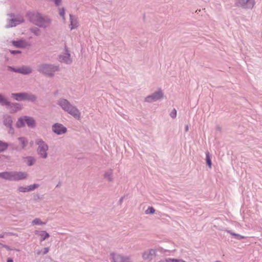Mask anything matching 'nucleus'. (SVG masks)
<instances>
[{
  "mask_svg": "<svg viewBox=\"0 0 262 262\" xmlns=\"http://www.w3.org/2000/svg\"><path fill=\"white\" fill-rule=\"evenodd\" d=\"M32 223L35 225H42L44 224L39 219H35L33 221Z\"/></svg>",
  "mask_w": 262,
  "mask_h": 262,
  "instance_id": "obj_27",
  "label": "nucleus"
},
{
  "mask_svg": "<svg viewBox=\"0 0 262 262\" xmlns=\"http://www.w3.org/2000/svg\"><path fill=\"white\" fill-rule=\"evenodd\" d=\"M14 71L23 74H28L32 72V69L29 67H22L20 68L14 70Z\"/></svg>",
  "mask_w": 262,
  "mask_h": 262,
  "instance_id": "obj_10",
  "label": "nucleus"
},
{
  "mask_svg": "<svg viewBox=\"0 0 262 262\" xmlns=\"http://www.w3.org/2000/svg\"><path fill=\"white\" fill-rule=\"evenodd\" d=\"M12 96L14 99L18 101L25 100L34 101L35 100V97L34 96L25 93L12 94Z\"/></svg>",
  "mask_w": 262,
  "mask_h": 262,
  "instance_id": "obj_5",
  "label": "nucleus"
},
{
  "mask_svg": "<svg viewBox=\"0 0 262 262\" xmlns=\"http://www.w3.org/2000/svg\"><path fill=\"white\" fill-rule=\"evenodd\" d=\"M19 141L21 143L22 148H24L26 146V143L27 142L26 139L24 138H19Z\"/></svg>",
  "mask_w": 262,
  "mask_h": 262,
  "instance_id": "obj_24",
  "label": "nucleus"
},
{
  "mask_svg": "<svg viewBox=\"0 0 262 262\" xmlns=\"http://www.w3.org/2000/svg\"><path fill=\"white\" fill-rule=\"evenodd\" d=\"M0 102H2V103H6V100H5V98L2 95H0Z\"/></svg>",
  "mask_w": 262,
  "mask_h": 262,
  "instance_id": "obj_31",
  "label": "nucleus"
},
{
  "mask_svg": "<svg viewBox=\"0 0 262 262\" xmlns=\"http://www.w3.org/2000/svg\"><path fill=\"white\" fill-rule=\"evenodd\" d=\"M163 97L162 91H159L155 93L152 95L149 96L145 98V101L148 102L157 101Z\"/></svg>",
  "mask_w": 262,
  "mask_h": 262,
  "instance_id": "obj_8",
  "label": "nucleus"
},
{
  "mask_svg": "<svg viewBox=\"0 0 262 262\" xmlns=\"http://www.w3.org/2000/svg\"><path fill=\"white\" fill-rule=\"evenodd\" d=\"M70 28L71 30L76 29L78 27V21L77 18H74L71 15H70Z\"/></svg>",
  "mask_w": 262,
  "mask_h": 262,
  "instance_id": "obj_13",
  "label": "nucleus"
},
{
  "mask_svg": "<svg viewBox=\"0 0 262 262\" xmlns=\"http://www.w3.org/2000/svg\"><path fill=\"white\" fill-rule=\"evenodd\" d=\"M66 130V128L60 124H56L53 126V130L57 134L64 133Z\"/></svg>",
  "mask_w": 262,
  "mask_h": 262,
  "instance_id": "obj_9",
  "label": "nucleus"
},
{
  "mask_svg": "<svg viewBox=\"0 0 262 262\" xmlns=\"http://www.w3.org/2000/svg\"><path fill=\"white\" fill-rule=\"evenodd\" d=\"M13 172H5L0 173V177L8 180H13Z\"/></svg>",
  "mask_w": 262,
  "mask_h": 262,
  "instance_id": "obj_16",
  "label": "nucleus"
},
{
  "mask_svg": "<svg viewBox=\"0 0 262 262\" xmlns=\"http://www.w3.org/2000/svg\"><path fill=\"white\" fill-rule=\"evenodd\" d=\"M112 257L114 262H129L128 258H124L119 254H113Z\"/></svg>",
  "mask_w": 262,
  "mask_h": 262,
  "instance_id": "obj_11",
  "label": "nucleus"
},
{
  "mask_svg": "<svg viewBox=\"0 0 262 262\" xmlns=\"http://www.w3.org/2000/svg\"><path fill=\"white\" fill-rule=\"evenodd\" d=\"M5 123L8 126H11L12 124V120L9 117H7L5 120Z\"/></svg>",
  "mask_w": 262,
  "mask_h": 262,
  "instance_id": "obj_23",
  "label": "nucleus"
},
{
  "mask_svg": "<svg viewBox=\"0 0 262 262\" xmlns=\"http://www.w3.org/2000/svg\"><path fill=\"white\" fill-rule=\"evenodd\" d=\"M112 170H110L109 171L105 173V177L109 181L112 180Z\"/></svg>",
  "mask_w": 262,
  "mask_h": 262,
  "instance_id": "obj_20",
  "label": "nucleus"
},
{
  "mask_svg": "<svg viewBox=\"0 0 262 262\" xmlns=\"http://www.w3.org/2000/svg\"><path fill=\"white\" fill-rule=\"evenodd\" d=\"M206 162L208 166L210 168L211 166V161L210 158L209 153L208 152H206Z\"/></svg>",
  "mask_w": 262,
  "mask_h": 262,
  "instance_id": "obj_22",
  "label": "nucleus"
},
{
  "mask_svg": "<svg viewBox=\"0 0 262 262\" xmlns=\"http://www.w3.org/2000/svg\"><path fill=\"white\" fill-rule=\"evenodd\" d=\"M34 159L31 157H29L27 159V163L29 166L32 165L34 162Z\"/></svg>",
  "mask_w": 262,
  "mask_h": 262,
  "instance_id": "obj_26",
  "label": "nucleus"
},
{
  "mask_svg": "<svg viewBox=\"0 0 262 262\" xmlns=\"http://www.w3.org/2000/svg\"><path fill=\"white\" fill-rule=\"evenodd\" d=\"M25 123L29 127H33L35 125V120L31 117H25L24 118H20L16 122V126L18 127H23L25 125Z\"/></svg>",
  "mask_w": 262,
  "mask_h": 262,
  "instance_id": "obj_3",
  "label": "nucleus"
},
{
  "mask_svg": "<svg viewBox=\"0 0 262 262\" xmlns=\"http://www.w3.org/2000/svg\"><path fill=\"white\" fill-rule=\"evenodd\" d=\"M13 45L18 48H26L28 46V44L26 42L23 41V40H19L17 41H13L12 42Z\"/></svg>",
  "mask_w": 262,
  "mask_h": 262,
  "instance_id": "obj_15",
  "label": "nucleus"
},
{
  "mask_svg": "<svg viewBox=\"0 0 262 262\" xmlns=\"http://www.w3.org/2000/svg\"><path fill=\"white\" fill-rule=\"evenodd\" d=\"M10 52L12 54H15V53H19L20 51H10Z\"/></svg>",
  "mask_w": 262,
  "mask_h": 262,
  "instance_id": "obj_32",
  "label": "nucleus"
},
{
  "mask_svg": "<svg viewBox=\"0 0 262 262\" xmlns=\"http://www.w3.org/2000/svg\"><path fill=\"white\" fill-rule=\"evenodd\" d=\"M170 116L173 118H174L176 117V116H177V111L176 110V109H173L172 112H171L170 114Z\"/></svg>",
  "mask_w": 262,
  "mask_h": 262,
  "instance_id": "obj_29",
  "label": "nucleus"
},
{
  "mask_svg": "<svg viewBox=\"0 0 262 262\" xmlns=\"http://www.w3.org/2000/svg\"><path fill=\"white\" fill-rule=\"evenodd\" d=\"M60 59L61 61H64L67 63H70L71 60L70 59V55L69 54H66L64 58L60 57Z\"/></svg>",
  "mask_w": 262,
  "mask_h": 262,
  "instance_id": "obj_19",
  "label": "nucleus"
},
{
  "mask_svg": "<svg viewBox=\"0 0 262 262\" xmlns=\"http://www.w3.org/2000/svg\"><path fill=\"white\" fill-rule=\"evenodd\" d=\"M38 187L37 185L34 184L33 185H30L28 187H19L18 188V190L20 192H27L29 191H31L35 189Z\"/></svg>",
  "mask_w": 262,
  "mask_h": 262,
  "instance_id": "obj_14",
  "label": "nucleus"
},
{
  "mask_svg": "<svg viewBox=\"0 0 262 262\" xmlns=\"http://www.w3.org/2000/svg\"><path fill=\"white\" fill-rule=\"evenodd\" d=\"M5 247L7 250H10V248L6 246Z\"/></svg>",
  "mask_w": 262,
  "mask_h": 262,
  "instance_id": "obj_37",
  "label": "nucleus"
},
{
  "mask_svg": "<svg viewBox=\"0 0 262 262\" xmlns=\"http://www.w3.org/2000/svg\"><path fill=\"white\" fill-rule=\"evenodd\" d=\"M7 262H13V261L12 259L9 258L7 259Z\"/></svg>",
  "mask_w": 262,
  "mask_h": 262,
  "instance_id": "obj_33",
  "label": "nucleus"
},
{
  "mask_svg": "<svg viewBox=\"0 0 262 262\" xmlns=\"http://www.w3.org/2000/svg\"><path fill=\"white\" fill-rule=\"evenodd\" d=\"M188 130V126L186 127V130Z\"/></svg>",
  "mask_w": 262,
  "mask_h": 262,
  "instance_id": "obj_38",
  "label": "nucleus"
},
{
  "mask_svg": "<svg viewBox=\"0 0 262 262\" xmlns=\"http://www.w3.org/2000/svg\"><path fill=\"white\" fill-rule=\"evenodd\" d=\"M34 34H36V35H39V32H38V30H37L36 31H35L34 32Z\"/></svg>",
  "mask_w": 262,
  "mask_h": 262,
  "instance_id": "obj_34",
  "label": "nucleus"
},
{
  "mask_svg": "<svg viewBox=\"0 0 262 262\" xmlns=\"http://www.w3.org/2000/svg\"><path fill=\"white\" fill-rule=\"evenodd\" d=\"M155 210L153 207H149L147 208V209L145 211V213L146 214H152L155 213Z\"/></svg>",
  "mask_w": 262,
  "mask_h": 262,
  "instance_id": "obj_25",
  "label": "nucleus"
},
{
  "mask_svg": "<svg viewBox=\"0 0 262 262\" xmlns=\"http://www.w3.org/2000/svg\"><path fill=\"white\" fill-rule=\"evenodd\" d=\"M7 144L0 141V151H3L7 148Z\"/></svg>",
  "mask_w": 262,
  "mask_h": 262,
  "instance_id": "obj_21",
  "label": "nucleus"
},
{
  "mask_svg": "<svg viewBox=\"0 0 262 262\" xmlns=\"http://www.w3.org/2000/svg\"><path fill=\"white\" fill-rule=\"evenodd\" d=\"M232 235L235 236V237H236L237 238H239V239H243V238H245L244 236L240 235L239 234H236L235 233H233Z\"/></svg>",
  "mask_w": 262,
  "mask_h": 262,
  "instance_id": "obj_30",
  "label": "nucleus"
},
{
  "mask_svg": "<svg viewBox=\"0 0 262 262\" xmlns=\"http://www.w3.org/2000/svg\"><path fill=\"white\" fill-rule=\"evenodd\" d=\"M48 252V248H46V250H45V253H46Z\"/></svg>",
  "mask_w": 262,
  "mask_h": 262,
  "instance_id": "obj_35",
  "label": "nucleus"
},
{
  "mask_svg": "<svg viewBox=\"0 0 262 262\" xmlns=\"http://www.w3.org/2000/svg\"><path fill=\"white\" fill-rule=\"evenodd\" d=\"M28 15L30 21L39 27H46L50 23V20L48 17L41 16L38 12H29Z\"/></svg>",
  "mask_w": 262,
  "mask_h": 262,
  "instance_id": "obj_1",
  "label": "nucleus"
},
{
  "mask_svg": "<svg viewBox=\"0 0 262 262\" xmlns=\"http://www.w3.org/2000/svg\"><path fill=\"white\" fill-rule=\"evenodd\" d=\"M58 104L63 110L67 111L74 118L77 119L80 118V113L79 111L75 107L72 106L67 100L61 99L59 100Z\"/></svg>",
  "mask_w": 262,
  "mask_h": 262,
  "instance_id": "obj_2",
  "label": "nucleus"
},
{
  "mask_svg": "<svg viewBox=\"0 0 262 262\" xmlns=\"http://www.w3.org/2000/svg\"><path fill=\"white\" fill-rule=\"evenodd\" d=\"M39 235L40 237L41 241H44L46 238L49 236V234L45 231H40Z\"/></svg>",
  "mask_w": 262,
  "mask_h": 262,
  "instance_id": "obj_18",
  "label": "nucleus"
},
{
  "mask_svg": "<svg viewBox=\"0 0 262 262\" xmlns=\"http://www.w3.org/2000/svg\"><path fill=\"white\" fill-rule=\"evenodd\" d=\"M37 144L39 146L38 148L39 154H40L42 158H46L47 156L46 151L48 148V146L42 141H39Z\"/></svg>",
  "mask_w": 262,
  "mask_h": 262,
  "instance_id": "obj_7",
  "label": "nucleus"
},
{
  "mask_svg": "<svg viewBox=\"0 0 262 262\" xmlns=\"http://www.w3.org/2000/svg\"><path fill=\"white\" fill-rule=\"evenodd\" d=\"M57 67L47 64L41 65L38 69V71L48 76L53 75V73L57 71Z\"/></svg>",
  "mask_w": 262,
  "mask_h": 262,
  "instance_id": "obj_4",
  "label": "nucleus"
},
{
  "mask_svg": "<svg viewBox=\"0 0 262 262\" xmlns=\"http://www.w3.org/2000/svg\"><path fill=\"white\" fill-rule=\"evenodd\" d=\"M237 5L244 8H252L255 2L254 0H236Z\"/></svg>",
  "mask_w": 262,
  "mask_h": 262,
  "instance_id": "obj_6",
  "label": "nucleus"
},
{
  "mask_svg": "<svg viewBox=\"0 0 262 262\" xmlns=\"http://www.w3.org/2000/svg\"><path fill=\"white\" fill-rule=\"evenodd\" d=\"M27 176L26 173L15 172L13 173V180H19L25 179Z\"/></svg>",
  "mask_w": 262,
  "mask_h": 262,
  "instance_id": "obj_12",
  "label": "nucleus"
},
{
  "mask_svg": "<svg viewBox=\"0 0 262 262\" xmlns=\"http://www.w3.org/2000/svg\"><path fill=\"white\" fill-rule=\"evenodd\" d=\"M3 237H4V235L2 234H0V238H3Z\"/></svg>",
  "mask_w": 262,
  "mask_h": 262,
  "instance_id": "obj_36",
  "label": "nucleus"
},
{
  "mask_svg": "<svg viewBox=\"0 0 262 262\" xmlns=\"http://www.w3.org/2000/svg\"><path fill=\"white\" fill-rule=\"evenodd\" d=\"M59 11L60 15L63 18V19H65V18H64L65 12H64V9L61 8L59 9Z\"/></svg>",
  "mask_w": 262,
  "mask_h": 262,
  "instance_id": "obj_28",
  "label": "nucleus"
},
{
  "mask_svg": "<svg viewBox=\"0 0 262 262\" xmlns=\"http://www.w3.org/2000/svg\"><path fill=\"white\" fill-rule=\"evenodd\" d=\"M23 21V19L21 18L14 19H12L11 20V24L10 25V26L11 27H13V26H16L17 24H20V23H21Z\"/></svg>",
  "mask_w": 262,
  "mask_h": 262,
  "instance_id": "obj_17",
  "label": "nucleus"
}]
</instances>
